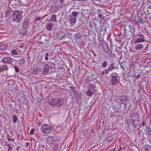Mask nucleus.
I'll use <instances>...</instances> for the list:
<instances>
[{
  "label": "nucleus",
  "mask_w": 151,
  "mask_h": 151,
  "mask_svg": "<svg viewBox=\"0 0 151 151\" xmlns=\"http://www.w3.org/2000/svg\"><path fill=\"white\" fill-rule=\"evenodd\" d=\"M40 39H42L43 40H44L45 43L46 44H47L48 42V41L47 39V38L45 36L43 37H41Z\"/></svg>",
  "instance_id": "29"
},
{
  "label": "nucleus",
  "mask_w": 151,
  "mask_h": 151,
  "mask_svg": "<svg viewBox=\"0 0 151 151\" xmlns=\"http://www.w3.org/2000/svg\"><path fill=\"white\" fill-rule=\"evenodd\" d=\"M139 22H141L142 23H143V22H142V19H141L140 20V21H139Z\"/></svg>",
  "instance_id": "52"
},
{
  "label": "nucleus",
  "mask_w": 151,
  "mask_h": 151,
  "mask_svg": "<svg viewBox=\"0 0 151 151\" xmlns=\"http://www.w3.org/2000/svg\"><path fill=\"white\" fill-rule=\"evenodd\" d=\"M93 92L91 90H88L87 91L86 95L88 96H90L93 95Z\"/></svg>",
  "instance_id": "27"
},
{
  "label": "nucleus",
  "mask_w": 151,
  "mask_h": 151,
  "mask_svg": "<svg viewBox=\"0 0 151 151\" xmlns=\"http://www.w3.org/2000/svg\"><path fill=\"white\" fill-rule=\"evenodd\" d=\"M11 53L14 55H19L18 52L16 50H13L11 51Z\"/></svg>",
  "instance_id": "23"
},
{
  "label": "nucleus",
  "mask_w": 151,
  "mask_h": 151,
  "mask_svg": "<svg viewBox=\"0 0 151 151\" xmlns=\"http://www.w3.org/2000/svg\"><path fill=\"white\" fill-rule=\"evenodd\" d=\"M145 150L146 151H149V149L148 148H146L145 149Z\"/></svg>",
  "instance_id": "54"
},
{
  "label": "nucleus",
  "mask_w": 151,
  "mask_h": 151,
  "mask_svg": "<svg viewBox=\"0 0 151 151\" xmlns=\"http://www.w3.org/2000/svg\"><path fill=\"white\" fill-rule=\"evenodd\" d=\"M58 128H56V129H58Z\"/></svg>",
  "instance_id": "61"
},
{
  "label": "nucleus",
  "mask_w": 151,
  "mask_h": 151,
  "mask_svg": "<svg viewBox=\"0 0 151 151\" xmlns=\"http://www.w3.org/2000/svg\"><path fill=\"white\" fill-rule=\"evenodd\" d=\"M28 30H29V29H28ZM26 32L27 33V34L26 35L29 36L31 35V34H30L29 31L28 30H27V31H26Z\"/></svg>",
  "instance_id": "45"
},
{
  "label": "nucleus",
  "mask_w": 151,
  "mask_h": 151,
  "mask_svg": "<svg viewBox=\"0 0 151 151\" xmlns=\"http://www.w3.org/2000/svg\"><path fill=\"white\" fill-rule=\"evenodd\" d=\"M57 40H60L63 39H65V34L64 32L61 31H58L56 34Z\"/></svg>",
  "instance_id": "5"
},
{
  "label": "nucleus",
  "mask_w": 151,
  "mask_h": 151,
  "mask_svg": "<svg viewBox=\"0 0 151 151\" xmlns=\"http://www.w3.org/2000/svg\"><path fill=\"white\" fill-rule=\"evenodd\" d=\"M102 47L103 48H105V47H107V44L106 43H104Z\"/></svg>",
  "instance_id": "40"
},
{
  "label": "nucleus",
  "mask_w": 151,
  "mask_h": 151,
  "mask_svg": "<svg viewBox=\"0 0 151 151\" xmlns=\"http://www.w3.org/2000/svg\"><path fill=\"white\" fill-rule=\"evenodd\" d=\"M59 0H52V1L54 4L57 3Z\"/></svg>",
  "instance_id": "42"
},
{
  "label": "nucleus",
  "mask_w": 151,
  "mask_h": 151,
  "mask_svg": "<svg viewBox=\"0 0 151 151\" xmlns=\"http://www.w3.org/2000/svg\"><path fill=\"white\" fill-rule=\"evenodd\" d=\"M56 140V139L55 137L49 136L47 139V142L49 145H50Z\"/></svg>",
  "instance_id": "9"
},
{
  "label": "nucleus",
  "mask_w": 151,
  "mask_h": 151,
  "mask_svg": "<svg viewBox=\"0 0 151 151\" xmlns=\"http://www.w3.org/2000/svg\"><path fill=\"white\" fill-rule=\"evenodd\" d=\"M40 131L43 134H47L52 131V127L47 124H43L41 127Z\"/></svg>",
  "instance_id": "3"
},
{
  "label": "nucleus",
  "mask_w": 151,
  "mask_h": 151,
  "mask_svg": "<svg viewBox=\"0 0 151 151\" xmlns=\"http://www.w3.org/2000/svg\"><path fill=\"white\" fill-rule=\"evenodd\" d=\"M54 65V64H52V65Z\"/></svg>",
  "instance_id": "63"
},
{
  "label": "nucleus",
  "mask_w": 151,
  "mask_h": 151,
  "mask_svg": "<svg viewBox=\"0 0 151 151\" xmlns=\"http://www.w3.org/2000/svg\"><path fill=\"white\" fill-rule=\"evenodd\" d=\"M143 48V45L140 43L137 44L134 47V49L137 50H140Z\"/></svg>",
  "instance_id": "11"
},
{
  "label": "nucleus",
  "mask_w": 151,
  "mask_h": 151,
  "mask_svg": "<svg viewBox=\"0 0 151 151\" xmlns=\"http://www.w3.org/2000/svg\"><path fill=\"white\" fill-rule=\"evenodd\" d=\"M148 133L149 135L151 136V131L150 130H149L148 131Z\"/></svg>",
  "instance_id": "46"
},
{
  "label": "nucleus",
  "mask_w": 151,
  "mask_h": 151,
  "mask_svg": "<svg viewBox=\"0 0 151 151\" xmlns=\"http://www.w3.org/2000/svg\"><path fill=\"white\" fill-rule=\"evenodd\" d=\"M15 70V72L17 73H18L19 71V70L18 68L16 66H13Z\"/></svg>",
  "instance_id": "37"
},
{
  "label": "nucleus",
  "mask_w": 151,
  "mask_h": 151,
  "mask_svg": "<svg viewBox=\"0 0 151 151\" xmlns=\"http://www.w3.org/2000/svg\"><path fill=\"white\" fill-rule=\"evenodd\" d=\"M110 71L108 68L107 69H105L102 72V73L103 75L107 74L109 73Z\"/></svg>",
  "instance_id": "25"
},
{
  "label": "nucleus",
  "mask_w": 151,
  "mask_h": 151,
  "mask_svg": "<svg viewBox=\"0 0 151 151\" xmlns=\"http://www.w3.org/2000/svg\"><path fill=\"white\" fill-rule=\"evenodd\" d=\"M19 101L24 104H26L27 102V100L25 97H23L19 100Z\"/></svg>",
  "instance_id": "18"
},
{
  "label": "nucleus",
  "mask_w": 151,
  "mask_h": 151,
  "mask_svg": "<svg viewBox=\"0 0 151 151\" xmlns=\"http://www.w3.org/2000/svg\"><path fill=\"white\" fill-rule=\"evenodd\" d=\"M49 56V54L48 52H46L45 55V60H47L48 59V57Z\"/></svg>",
  "instance_id": "34"
},
{
  "label": "nucleus",
  "mask_w": 151,
  "mask_h": 151,
  "mask_svg": "<svg viewBox=\"0 0 151 151\" xmlns=\"http://www.w3.org/2000/svg\"><path fill=\"white\" fill-rule=\"evenodd\" d=\"M34 132V129H32L30 132V134L32 135L33 134Z\"/></svg>",
  "instance_id": "41"
},
{
  "label": "nucleus",
  "mask_w": 151,
  "mask_h": 151,
  "mask_svg": "<svg viewBox=\"0 0 151 151\" xmlns=\"http://www.w3.org/2000/svg\"><path fill=\"white\" fill-rule=\"evenodd\" d=\"M8 70L7 65H4L0 66V73L3 72L5 70Z\"/></svg>",
  "instance_id": "17"
},
{
  "label": "nucleus",
  "mask_w": 151,
  "mask_h": 151,
  "mask_svg": "<svg viewBox=\"0 0 151 151\" xmlns=\"http://www.w3.org/2000/svg\"><path fill=\"white\" fill-rule=\"evenodd\" d=\"M50 21H53L54 22H56L57 20L56 17L54 15H53L50 19Z\"/></svg>",
  "instance_id": "28"
},
{
  "label": "nucleus",
  "mask_w": 151,
  "mask_h": 151,
  "mask_svg": "<svg viewBox=\"0 0 151 151\" xmlns=\"http://www.w3.org/2000/svg\"><path fill=\"white\" fill-rule=\"evenodd\" d=\"M18 63L21 64H23L24 63V60L23 58H21L19 60Z\"/></svg>",
  "instance_id": "35"
},
{
  "label": "nucleus",
  "mask_w": 151,
  "mask_h": 151,
  "mask_svg": "<svg viewBox=\"0 0 151 151\" xmlns=\"http://www.w3.org/2000/svg\"><path fill=\"white\" fill-rule=\"evenodd\" d=\"M140 37L138 38L135 40V43H139L141 42H144L145 41V37L143 34H141L138 35Z\"/></svg>",
  "instance_id": "6"
},
{
  "label": "nucleus",
  "mask_w": 151,
  "mask_h": 151,
  "mask_svg": "<svg viewBox=\"0 0 151 151\" xmlns=\"http://www.w3.org/2000/svg\"><path fill=\"white\" fill-rule=\"evenodd\" d=\"M58 147V145L57 144H55L54 145V146L53 147V149L54 150V151H57V149Z\"/></svg>",
  "instance_id": "32"
},
{
  "label": "nucleus",
  "mask_w": 151,
  "mask_h": 151,
  "mask_svg": "<svg viewBox=\"0 0 151 151\" xmlns=\"http://www.w3.org/2000/svg\"><path fill=\"white\" fill-rule=\"evenodd\" d=\"M75 37L76 38L79 39L81 38L82 35L80 33H77L75 35Z\"/></svg>",
  "instance_id": "31"
},
{
  "label": "nucleus",
  "mask_w": 151,
  "mask_h": 151,
  "mask_svg": "<svg viewBox=\"0 0 151 151\" xmlns=\"http://www.w3.org/2000/svg\"><path fill=\"white\" fill-rule=\"evenodd\" d=\"M19 3V0H9V7L11 9V7L14 8H16Z\"/></svg>",
  "instance_id": "4"
},
{
  "label": "nucleus",
  "mask_w": 151,
  "mask_h": 151,
  "mask_svg": "<svg viewBox=\"0 0 151 151\" xmlns=\"http://www.w3.org/2000/svg\"><path fill=\"white\" fill-rule=\"evenodd\" d=\"M111 78V84L113 85H116L118 82L117 77L116 76H112Z\"/></svg>",
  "instance_id": "8"
},
{
  "label": "nucleus",
  "mask_w": 151,
  "mask_h": 151,
  "mask_svg": "<svg viewBox=\"0 0 151 151\" xmlns=\"http://www.w3.org/2000/svg\"><path fill=\"white\" fill-rule=\"evenodd\" d=\"M115 67L113 63H111L109 67L108 68L110 71L112 70Z\"/></svg>",
  "instance_id": "26"
},
{
  "label": "nucleus",
  "mask_w": 151,
  "mask_h": 151,
  "mask_svg": "<svg viewBox=\"0 0 151 151\" xmlns=\"http://www.w3.org/2000/svg\"><path fill=\"white\" fill-rule=\"evenodd\" d=\"M97 18L100 19V22H99V24L100 25L101 23V21H103L104 19V17L103 16V14L101 13H99Z\"/></svg>",
  "instance_id": "19"
},
{
  "label": "nucleus",
  "mask_w": 151,
  "mask_h": 151,
  "mask_svg": "<svg viewBox=\"0 0 151 151\" xmlns=\"http://www.w3.org/2000/svg\"><path fill=\"white\" fill-rule=\"evenodd\" d=\"M78 14V13L77 12H74L72 13V14L70 16L76 18Z\"/></svg>",
  "instance_id": "24"
},
{
  "label": "nucleus",
  "mask_w": 151,
  "mask_h": 151,
  "mask_svg": "<svg viewBox=\"0 0 151 151\" xmlns=\"http://www.w3.org/2000/svg\"><path fill=\"white\" fill-rule=\"evenodd\" d=\"M53 26V24L52 23L50 22L47 23L46 26V29L48 30H51Z\"/></svg>",
  "instance_id": "14"
},
{
  "label": "nucleus",
  "mask_w": 151,
  "mask_h": 151,
  "mask_svg": "<svg viewBox=\"0 0 151 151\" xmlns=\"http://www.w3.org/2000/svg\"><path fill=\"white\" fill-rule=\"evenodd\" d=\"M119 99L121 101H127L128 98L127 96L124 95L120 97Z\"/></svg>",
  "instance_id": "20"
},
{
  "label": "nucleus",
  "mask_w": 151,
  "mask_h": 151,
  "mask_svg": "<svg viewBox=\"0 0 151 151\" xmlns=\"http://www.w3.org/2000/svg\"><path fill=\"white\" fill-rule=\"evenodd\" d=\"M139 77V75H137V76L135 77V78H138Z\"/></svg>",
  "instance_id": "55"
},
{
  "label": "nucleus",
  "mask_w": 151,
  "mask_h": 151,
  "mask_svg": "<svg viewBox=\"0 0 151 151\" xmlns=\"http://www.w3.org/2000/svg\"><path fill=\"white\" fill-rule=\"evenodd\" d=\"M12 150V147H11V146L8 147V151H11V150Z\"/></svg>",
  "instance_id": "44"
},
{
  "label": "nucleus",
  "mask_w": 151,
  "mask_h": 151,
  "mask_svg": "<svg viewBox=\"0 0 151 151\" xmlns=\"http://www.w3.org/2000/svg\"><path fill=\"white\" fill-rule=\"evenodd\" d=\"M27 30H28V29L25 28H22V29L21 30V31L20 32V33L21 35H26L27 34V33L26 32L27 31Z\"/></svg>",
  "instance_id": "22"
},
{
  "label": "nucleus",
  "mask_w": 151,
  "mask_h": 151,
  "mask_svg": "<svg viewBox=\"0 0 151 151\" xmlns=\"http://www.w3.org/2000/svg\"><path fill=\"white\" fill-rule=\"evenodd\" d=\"M29 21L28 20L25 19V20L22 26L23 28H27L29 25Z\"/></svg>",
  "instance_id": "15"
},
{
  "label": "nucleus",
  "mask_w": 151,
  "mask_h": 151,
  "mask_svg": "<svg viewBox=\"0 0 151 151\" xmlns=\"http://www.w3.org/2000/svg\"><path fill=\"white\" fill-rule=\"evenodd\" d=\"M7 49L6 46L4 45L1 43L0 44V51H4Z\"/></svg>",
  "instance_id": "21"
},
{
  "label": "nucleus",
  "mask_w": 151,
  "mask_h": 151,
  "mask_svg": "<svg viewBox=\"0 0 151 151\" xmlns=\"http://www.w3.org/2000/svg\"><path fill=\"white\" fill-rule=\"evenodd\" d=\"M22 12L21 11H14L12 15V21L16 23L20 22L22 19Z\"/></svg>",
  "instance_id": "2"
},
{
  "label": "nucleus",
  "mask_w": 151,
  "mask_h": 151,
  "mask_svg": "<svg viewBox=\"0 0 151 151\" xmlns=\"http://www.w3.org/2000/svg\"><path fill=\"white\" fill-rule=\"evenodd\" d=\"M76 21V18L71 16L70 17L69 22L71 24H75Z\"/></svg>",
  "instance_id": "16"
},
{
  "label": "nucleus",
  "mask_w": 151,
  "mask_h": 151,
  "mask_svg": "<svg viewBox=\"0 0 151 151\" xmlns=\"http://www.w3.org/2000/svg\"><path fill=\"white\" fill-rule=\"evenodd\" d=\"M146 121L145 120H143L142 123V125L143 126H145L146 125Z\"/></svg>",
  "instance_id": "39"
},
{
  "label": "nucleus",
  "mask_w": 151,
  "mask_h": 151,
  "mask_svg": "<svg viewBox=\"0 0 151 151\" xmlns=\"http://www.w3.org/2000/svg\"><path fill=\"white\" fill-rule=\"evenodd\" d=\"M107 64V63L105 61L102 64V66L103 68H105L106 67Z\"/></svg>",
  "instance_id": "38"
},
{
  "label": "nucleus",
  "mask_w": 151,
  "mask_h": 151,
  "mask_svg": "<svg viewBox=\"0 0 151 151\" xmlns=\"http://www.w3.org/2000/svg\"><path fill=\"white\" fill-rule=\"evenodd\" d=\"M6 145L8 147H9V146H11V145L10 144H8V143H7L6 144Z\"/></svg>",
  "instance_id": "53"
},
{
  "label": "nucleus",
  "mask_w": 151,
  "mask_h": 151,
  "mask_svg": "<svg viewBox=\"0 0 151 151\" xmlns=\"http://www.w3.org/2000/svg\"><path fill=\"white\" fill-rule=\"evenodd\" d=\"M13 120L14 122H16L18 120V118L15 115L13 116Z\"/></svg>",
  "instance_id": "33"
},
{
  "label": "nucleus",
  "mask_w": 151,
  "mask_h": 151,
  "mask_svg": "<svg viewBox=\"0 0 151 151\" xmlns=\"http://www.w3.org/2000/svg\"><path fill=\"white\" fill-rule=\"evenodd\" d=\"M121 68H122L123 69H124V68L121 65Z\"/></svg>",
  "instance_id": "57"
},
{
  "label": "nucleus",
  "mask_w": 151,
  "mask_h": 151,
  "mask_svg": "<svg viewBox=\"0 0 151 151\" xmlns=\"http://www.w3.org/2000/svg\"><path fill=\"white\" fill-rule=\"evenodd\" d=\"M55 11L52 12H54Z\"/></svg>",
  "instance_id": "64"
},
{
  "label": "nucleus",
  "mask_w": 151,
  "mask_h": 151,
  "mask_svg": "<svg viewBox=\"0 0 151 151\" xmlns=\"http://www.w3.org/2000/svg\"><path fill=\"white\" fill-rule=\"evenodd\" d=\"M54 7H51L50 9V11H52V10L54 9Z\"/></svg>",
  "instance_id": "50"
},
{
  "label": "nucleus",
  "mask_w": 151,
  "mask_h": 151,
  "mask_svg": "<svg viewBox=\"0 0 151 151\" xmlns=\"http://www.w3.org/2000/svg\"><path fill=\"white\" fill-rule=\"evenodd\" d=\"M113 139V136H110L107 138V141L108 142H111Z\"/></svg>",
  "instance_id": "30"
},
{
  "label": "nucleus",
  "mask_w": 151,
  "mask_h": 151,
  "mask_svg": "<svg viewBox=\"0 0 151 151\" xmlns=\"http://www.w3.org/2000/svg\"><path fill=\"white\" fill-rule=\"evenodd\" d=\"M122 150V147H120V148H119V149L118 150V151H121Z\"/></svg>",
  "instance_id": "56"
},
{
  "label": "nucleus",
  "mask_w": 151,
  "mask_h": 151,
  "mask_svg": "<svg viewBox=\"0 0 151 151\" xmlns=\"http://www.w3.org/2000/svg\"><path fill=\"white\" fill-rule=\"evenodd\" d=\"M9 76V77H12V76L11 75V76Z\"/></svg>",
  "instance_id": "60"
},
{
  "label": "nucleus",
  "mask_w": 151,
  "mask_h": 151,
  "mask_svg": "<svg viewBox=\"0 0 151 151\" xmlns=\"http://www.w3.org/2000/svg\"><path fill=\"white\" fill-rule=\"evenodd\" d=\"M41 17H39L38 18H36L35 20L36 21H37L40 20H41Z\"/></svg>",
  "instance_id": "43"
},
{
  "label": "nucleus",
  "mask_w": 151,
  "mask_h": 151,
  "mask_svg": "<svg viewBox=\"0 0 151 151\" xmlns=\"http://www.w3.org/2000/svg\"><path fill=\"white\" fill-rule=\"evenodd\" d=\"M3 61L5 63H10L12 62V60L11 58L7 57L4 58L3 60Z\"/></svg>",
  "instance_id": "12"
},
{
  "label": "nucleus",
  "mask_w": 151,
  "mask_h": 151,
  "mask_svg": "<svg viewBox=\"0 0 151 151\" xmlns=\"http://www.w3.org/2000/svg\"><path fill=\"white\" fill-rule=\"evenodd\" d=\"M43 74H46L49 72V66L47 64H45L42 70Z\"/></svg>",
  "instance_id": "10"
},
{
  "label": "nucleus",
  "mask_w": 151,
  "mask_h": 151,
  "mask_svg": "<svg viewBox=\"0 0 151 151\" xmlns=\"http://www.w3.org/2000/svg\"><path fill=\"white\" fill-rule=\"evenodd\" d=\"M41 42H42V43H44V42H43L42 41Z\"/></svg>",
  "instance_id": "59"
},
{
  "label": "nucleus",
  "mask_w": 151,
  "mask_h": 151,
  "mask_svg": "<svg viewBox=\"0 0 151 151\" xmlns=\"http://www.w3.org/2000/svg\"><path fill=\"white\" fill-rule=\"evenodd\" d=\"M54 65V64H52V65Z\"/></svg>",
  "instance_id": "62"
},
{
  "label": "nucleus",
  "mask_w": 151,
  "mask_h": 151,
  "mask_svg": "<svg viewBox=\"0 0 151 151\" xmlns=\"http://www.w3.org/2000/svg\"><path fill=\"white\" fill-rule=\"evenodd\" d=\"M7 139L9 141H11L12 140H13L14 141V139H11L9 138H7Z\"/></svg>",
  "instance_id": "49"
},
{
  "label": "nucleus",
  "mask_w": 151,
  "mask_h": 151,
  "mask_svg": "<svg viewBox=\"0 0 151 151\" xmlns=\"http://www.w3.org/2000/svg\"><path fill=\"white\" fill-rule=\"evenodd\" d=\"M139 116L138 113H134L133 116H131V118L133 120V125L134 127H137V125H135L134 122L137 119H139Z\"/></svg>",
  "instance_id": "7"
},
{
  "label": "nucleus",
  "mask_w": 151,
  "mask_h": 151,
  "mask_svg": "<svg viewBox=\"0 0 151 151\" xmlns=\"http://www.w3.org/2000/svg\"><path fill=\"white\" fill-rule=\"evenodd\" d=\"M72 91L73 92V93L76 94V93H77L76 91L75 90H73Z\"/></svg>",
  "instance_id": "48"
},
{
  "label": "nucleus",
  "mask_w": 151,
  "mask_h": 151,
  "mask_svg": "<svg viewBox=\"0 0 151 151\" xmlns=\"http://www.w3.org/2000/svg\"><path fill=\"white\" fill-rule=\"evenodd\" d=\"M41 70V69L40 68H33L31 71V73L33 74H36L40 72Z\"/></svg>",
  "instance_id": "13"
},
{
  "label": "nucleus",
  "mask_w": 151,
  "mask_h": 151,
  "mask_svg": "<svg viewBox=\"0 0 151 151\" xmlns=\"http://www.w3.org/2000/svg\"><path fill=\"white\" fill-rule=\"evenodd\" d=\"M94 26H95L96 27V23L94 24Z\"/></svg>",
  "instance_id": "58"
},
{
  "label": "nucleus",
  "mask_w": 151,
  "mask_h": 151,
  "mask_svg": "<svg viewBox=\"0 0 151 151\" xmlns=\"http://www.w3.org/2000/svg\"><path fill=\"white\" fill-rule=\"evenodd\" d=\"M29 145V143L28 142H27L26 143V146L27 147Z\"/></svg>",
  "instance_id": "51"
},
{
  "label": "nucleus",
  "mask_w": 151,
  "mask_h": 151,
  "mask_svg": "<svg viewBox=\"0 0 151 151\" xmlns=\"http://www.w3.org/2000/svg\"><path fill=\"white\" fill-rule=\"evenodd\" d=\"M10 14V12L9 11H6L5 13V17L6 18L8 17Z\"/></svg>",
  "instance_id": "36"
},
{
  "label": "nucleus",
  "mask_w": 151,
  "mask_h": 151,
  "mask_svg": "<svg viewBox=\"0 0 151 151\" xmlns=\"http://www.w3.org/2000/svg\"><path fill=\"white\" fill-rule=\"evenodd\" d=\"M64 1L63 0H60V3L61 4H63L64 3Z\"/></svg>",
  "instance_id": "47"
},
{
  "label": "nucleus",
  "mask_w": 151,
  "mask_h": 151,
  "mask_svg": "<svg viewBox=\"0 0 151 151\" xmlns=\"http://www.w3.org/2000/svg\"><path fill=\"white\" fill-rule=\"evenodd\" d=\"M48 102L50 106L57 107H60L62 106L64 103L63 100L60 98L50 99L48 100Z\"/></svg>",
  "instance_id": "1"
}]
</instances>
